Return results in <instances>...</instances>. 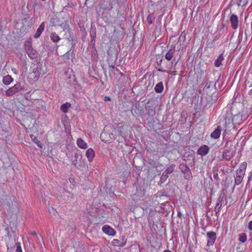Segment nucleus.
<instances>
[{"instance_id":"44","label":"nucleus","mask_w":252,"mask_h":252,"mask_svg":"<svg viewBox=\"0 0 252 252\" xmlns=\"http://www.w3.org/2000/svg\"><path fill=\"white\" fill-rule=\"evenodd\" d=\"M178 216L180 218H182V214L181 213V211H179L178 212Z\"/></svg>"},{"instance_id":"2","label":"nucleus","mask_w":252,"mask_h":252,"mask_svg":"<svg viewBox=\"0 0 252 252\" xmlns=\"http://www.w3.org/2000/svg\"><path fill=\"white\" fill-rule=\"evenodd\" d=\"M23 90H24V87L21 85L20 83H17L13 86L6 90L5 92V94L7 96H11L16 93L20 92Z\"/></svg>"},{"instance_id":"55","label":"nucleus","mask_w":252,"mask_h":252,"mask_svg":"<svg viewBox=\"0 0 252 252\" xmlns=\"http://www.w3.org/2000/svg\"><path fill=\"white\" fill-rule=\"evenodd\" d=\"M68 7H71V5H70L69 6H68Z\"/></svg>"},{"instance_id":"45","label":"nucleus","mask_w":252,"mask_h":252,"mask_svg":"<svg viewBox=\"0 0 252 252\" xmlns=\"http://www.w3.org/2000/svg\"><path fill=\"white\" fill-rule=\"evenodd\" d=\"M252 179V175H251L248 178V182L249 183Z\"/></svg>"},{"instance_id":"9","label":"nucleus","mask_w":252,"mask_h":252,"mask_svg":"<svg viewBox=\"0 0 252 252\" xmlns=\"http://www.w3.org/2000/svg\"><path fill=\"white\" fill-rule=\"evenodd\" d=\"M175 52V46L174 45H172L169 51L166 53L165 55V59L168 61H170L173 57V55Z\"/></svg>"},{"instance_id":"32","label":"nucleus","mask_w":252,"mask_h":252,"mask_svg":"<svg viewBox=\"0 0 252 252\" xmlns=\"http://www.w3.org/2000/svg\"><path fill=\"white\" fill-rule=\"evenodd\" d=\"M149 164L152 167L157 168L158 167V163L154 160L150 159Z\"/></svg>"},{"instance_id":"12","label":"nucleus","mask_w":252,"mask_h":252,"mask_svg":"<svg viewBox=\"0 0 252 252\" xmlns=\"http://www.w3.org/2000/svg\"><path fill=\"white\" fill-rule=\"evenodd\" d=\"M45 22H42L38 28L37 30L36 31V32L34 34L33 36L35 38H38L42 32H43L44 28H45Z\"/></svg>"},{"instance_id":"24","label":"nucleus","mask_w":252,"mask_h":252,"mask_svg":"<svg viewBox=\"0 0 252 252\" xmlns=\"http://www.w3.org/2000/svg\"><path fill=\"white\" fill-rule=\"evenodd\" d=\"M50 38L51 40L54 42H58L60 39V37L57 35L55 32H53L51 33Z\"/></svg>"},{"instance_id":"18","label":"nucleus","mask_w":252,"mask_h":252,"mask_svg":"<svg viewBox=\"0 0 252 252\" xmlns=\"http://www.w3.org/2000/svg\"><path fill=\"white\" fill-rule=\"evenodd\" d=\"M154 90L157 93H161L163 90V85L162 82H158L155 87Z\"/></svg>"},{"instance_id":"53","label":"nucleus","mask_w":252,"mask_h":252,"mask_svg":"<svg viewBox=\"0 0 252 252\" xmlns=\"http://www.w3.org/2000/svg\"><path fill=\"white\" fill-rule=\"evenodd\" d=\"M75 157L76 158H77V155H75Z\"/></svg>"},{"instance_id":"8","label":"nucleus","mask_w":252,"mask_h":252,"mask_svg":"<svg viewBox=\"0 0 252 252\" xmlns=\"http://www.w3.org/2000/svg\"><path fill=\"white\" fill-rule=\"evenodd\" d=\"M209 150L210 149L207 146L204 145L198 149L197 154L202 156H204L208 154Z\"/></svg>"},{"instance_id":"51","label":"nucleus","mask_w":252,"mask_h":252,"mask_svg":"<svg viewBox=\"0 0 252 252\" xmlns=\"http://www.w3.org/2000/svg\"><path fill=\"white\" fill-rule=\"evenodd\" d=\"M110 67L114 68L115 67V66L112 65H110Z\"/></svg>"},{"instance_id":"39","label":"nucleus","mask_w":252,"mask_h":252,"mask_svg":"<svg viewBox=\"0 0 252 252\" xmlns=\"http://www.w3.org/2000/svg\"><path fill=\"white\" fill-rule=\"evenodd\" d=\"M115 0H110V1H109V9H111L113 8V6H112V4H113V1H114Z\"/></svg>"},{"instance_id":"43","label":"nucleus","mask_w":252,"mask_h":252,"mask_svg":"<svg viewBox=\"0 0 252 252\" xmlns=\"http://www.w3.org/2000/svg\"><path fill=\"white\" fill-rule=\"evenodd\" d=\"M158 71L162 72H167V71L166 70H164V69H162V68H159L158 69Z\"/></svg>"},{"instance_id":"15","label":"nucleus","mask_w":252,"mask_h":252,"mask_svg":"<svg viewBox=\"0 0 252 252\" xmlns=\"http://www.w3.org/2000/svg\"><path fill=\"white\" fill-rule=\"evenodd\" d=\"M77 145L80 148L83 149H86L88 148L87 144L81 138L77 139Z\"/></svg>"},{"instance_id":"16","label":"nucleus","mask_w":252,"mask_h":252,"mask_svg":"<svg viewBox=\"0 0 252 252\" xmlns=\"http://www.w3.org/2000/svg\"><path fill=\"white\" fill-rule=\"evenodd\" d=\"M232 157L233 154L230 151L227 150H225L223 151L222 154V158L223 159L228 161Z\"/></svg>"},{"instance_id":"40","label":"nucleus","mask_w":252,"mask_h":252,"mask_svg":"<svg viewBox=\"0 0 252 252\" xmlns=\"http://www.w3.org/2000/svg\"><path fill=\"white\" fill-rule=\"evenodd\" d=\"M14 247V246L11 247V248L9 247L8 244L7 245V249L8 251L11 252L12 251L13 248Z\"/></svg>"},{"instance_id":"35","label":"nucleus","mask_w":252,"mask_h":252,"mask_svg":"<svg viewBox=\"0 0 252 252\" xmlns=\"http://www.w3.org/2000/svg\"><path fill=\"white\" fill-rule=\"evenodd\" d=\"M238 5L239 6H244L247 4L246 0H239L238 2Z\"/></svg>"},{"instance_id":"6","label":"nucleus","mask_w":252,"mask_h":252,"mask_svg":"<svg viewBox=\"0 0 252 252\" xmlns=\"http://www.w3.org/2000/svg\"><path fill=\"white\" fill-rule=\"evenodd\" d=\"M206 236L207 238V246L208 247L213 246L217 239L216 233L214 231H209L207 232Z\"/></svg>"},{"instance_id":"11","label":"nucleus","mask_w":252,"mask_h":252,"mask_svg":"<svg viewBox=\"0 0 252 252\" xmlns=\"http://www.w3.org/2000/svg\"><path fill=\"white\" fill-rule=\"evenodd\" d=\"M221 131V127L220 126H218L214 131L211 133L210 136L215 139H218L220 137Z\"/></svg>"},{"instance_id":"1","label":"nucleus","mask_w":252,"mask_h":252,"mask_svg":"<svg viewBox=\"0 0 252 252\" xmlns=\"http://www.w3.org/2000/svg\"><path fill=\"white\" fill-rule=\"evenodd\" d=\"M247 163L243 162L240 164L239 168L236 170L235 178V185H239L243 181L244 177L245 175Z\"/></svg>"},{"instance_id":"3","label":"nucleus","mask_w":252,"mask_h":252,"mask_svg":"<svg viewBox=\"0 0 252 252\" xmlns=\"http://www.w3.org/2000/svg\"><path fill=\"white\" fill-rule=\"evenodd\" d=\"M179 168L181 171L184 174V178L187 180L192 179L191 172L189 166L185 163H181Z\"/></svg>"},{"instance_id":"29","label":"nucleus","mask_w":252,"mask_h":252,"mask_svg":"<svg viewBox=\"0 0 252 252\" xmlns=\"http://www.w3.org/2000/svg\"><path fill=\"white\" fill-rule=\"evenodd\" d=\"M31 138L33 141L34 142V143H35L39 147L42 148V143L40 141L38 140L36 137L33 136V135L31 136Z\"/></svg>"},{"instance_id":"36","label":"nucleus","mask_w":252,"mask_h":252,"mask_svg":"<svg viewBox=\"0 0 252 252\" xmlns=\"http://www.w3.org/2000/svg\"><path fill=\"white\" fill-rule=\"evenodd\" d=\"M148 113L150 116H153L155 115L156 112H155L154 109H153L151 108L149 109Z\"/></svg>"},{"instance_id":"21","label":"nucleus","mask_w":252,"mask_h":252,"mask_svg":"<svg viewBox=\"0 0 252 252\" xmlns=\"http://www.w3.org/2000/svg\"><path fill=\"white\" fill-rule=\"evenodd\" d=\"M71 107V104L68 102H66L62 104L61 106V111L65 113L68 112V109Z\"/></svg>"},{"instance_id":"52","label":"nucleus","mask_w":252,"mask_h":252,"mask_svg":"<svg viewBox=\"0 0 252 252\" xmlns=\"http://www.w3.org/2000/svg\"><path fill=\"white\" fill-rule=\"evenodd\" d=\"M181 36H182V34L180 35V37L179 38V41L181 39Z\"/></svg>"},{"instance_id":"33","label":"nucleus","mask_w":252,"mask_h":252,"mask_svg":"<svg viewBox=\"0 0 252 252\" xmlns=\"http://www.w3.org/2000/svg\"><path fill=\"white\" fill-rule=\"evenodd\" d=\"M90 36L91 38L95 39L96 37V31L95 29L91 30L90 32Z\"/></svg>"},{"instance_id":"17","label":"nucleus","mask_w":252,"mask_h":252,"mask_svg":"<svg viewBox=\"0 0 252 252\" xmlns=\"http://www.w3.org/2000/svg\"><path fill=\"white\" fill-rule=\"evenodd\" d=\"M50 23L53 26L61 25L60 18L57 16H53L50 20Z\"/></svg>"},{"instance_id":"14","label":"nucleus","mask_w":252,"mask_h":252,"mask_svg":"<svg viewBox=\"0 0 252 252\" xmlns=\"http://www.w3.org/2000/svg\"><path fill=\"white\" fill-rule=\"evenodd\" d=\"M28 56L32 59H35L38 57V53L33 48L26 52Z\"/></svg>"},{"instance_id":"50","label":"nucleus","mask_w":252,"mask_h":252,"mask_svg":"<svg viewBox=\"0 0 252 252\" xmlns=\"http://www.w3.org/2000/svg\"><path fill=\"white\" fill-rule=\"evenodd\" d=\"M224 26H225V25H224V24L223 23H222V24H221V26H222V28H224Z\"/></svg>"},{"instance_id":"37","label":"nucleus","mask_w":252,"mask_h":252,"mask_svg":"<svg viewBox=\"0 0 252 252\" xmlns=\"http://www.w3.org/2000/svg\"><path fill=\"white\" fill-rule=\"evenodd\" d=\"M91 43L93 45V48H94V52H96V50H95L94 48V44H95V40L94 39H91Z\"/></svg>"},{"instance_id":"34","label":"nucleus","mask_w":252,"mask_h":252,"mask_svg":"<svg viewBox=\"0 0 252 252\" xmlns=\"http://www.w3.org/2000/svg\"><path fill=\"white\" fill-rule=\"evenodd\" d=\"M15 245L16 246V252H22V250L21 248L20 243L19 242H17L15 243Z\"/></svg>"},{"instance_id":"13","label":"nucleus","mask_w":252,"mask_h":252,"mask_svg":"<svg viewBox=\"0 0 252 252\" xmlns=\"http://www.w3.org/2000/svg\"><path fill=\"white\" fill-rule=\"evenodd\" d=\"M95 155L94 151L92 148L88 149L86 152V156L90 162L93 161Z\"/></svg>"},{"instance_id":"28","label":"nucleus","mask_w":252,"mask_h":252,"mask_svg":"<svg viewBox=\"0 0 252 252\" xmlns=\"http://www.w3.org/2000/svg\"><path fill=\"white\" fill-rule=\"evenodd\" d=\"M112 243L114 245L118 246L121 247L125 246V242H121L119 240L114 239L112 241Z\"/></svg>"},{"instance_id":"54","label":"nucleus","mask_w":252,"mask_h":252,"mask_svg":"<svg viewBox=\"0 0 252 252\" xmlns=\"http://www.w3.org/2000/svg\"><path fill=\"white\" fill-rule=\"evenodd\" d=\"M33 235H35V232H34L32 233Z\"/></svg>"},{"instance_id":"42","label":"nucleus","mask_w":252,"mask_h":252,"mask_svg":"<svg viewBox=\"0 0 252 252\" xmlns=\"http://www.w3.org/2000/svg\"><path fill=\"white\" fill-rule=\"evenodd\" d=\"M111 99L110 98L109 96H105L104 98V100L106 101H110Z\"/></svg>"},{"instance_id":"10","label":"nucleus","mask_w":252,"mask_h":252,"mask_svg":"<svg viewBox=\"0 0 252 252\" xmlns=\"http://www.w3.org/2000/svg\"><path fill=\"white\" fill-rule=\"evenodd\" d=\"M102 229L104 233L108 235L113 236L115 234V231L114 229L107 225H104L102 227Z\"/></svg>"},{"instance_id":"4","label":"nucleus","mask_w":252,"mask_h":252,"mask_svg":"<svg viewBox=\"0 0 252 252\" xmlns=\"http://www.w3.org/2000/svg\"><path fill=\"white\" fill-rule=\"evenodd\" d=\"M224 196V190L222 189L221 193L219 195V197L217 200L216 206L214 208V211L216 213V216L217 217V218L219 217V212H220V208L222 207V202Z\"/></svg>"},{"instance_id":"23","label":"nucleus","mask_w":252,"mask_h":252,"mask_svg":"<svg viewBox=\"0 0 252 252\" xmlns=\"http://www.w3.org/2000/svg\"><path fill=\"white\" fill-rule=\"evenodd\" d=\"M175 167V165L174 164H172L169 166H168L163 171V172L164 173V174H166L167 175H168V174L172 173L174 171Z\"/></svg>"},{"instance_id":"47","label":"nucleus","mask_w":252,"mask_h":252,"mask_svg":"<svg viewBox=\"0 0 252 252\" xmlns=\"http://www.w3.org/2000/svg\"><path fill=\"white\" fill-rule=\"evenodd\" d=\"M248 94L251 95H252V89L249 91Z\"/></svg>"},{"instance_id":"38","label":"nucleus","mask_w":252,"mask_h":252,"mask_svg":"<svg viewBox=\"0 0 252 252\" xmlns=\"http://www.w3.org/2000/svg\"><path fill=\"white\" fill-rule=\"evenodd\" d=\"M248 227L249 230L252 231V220L249 222Z\"/></svg>"},{"instance_id":"22","label":"nucleus","mask_w":252,"mask_h":252,"mask_svg":"<svg viewBox=\"0 0 252 252\" xmlns=\"http://www.w3.org/2000/svg\"><path fill=\"white\" fill-rule=\"evenodd\" d=\"M219 170V169L217 166L214 167L213 168V170H212L214 178L217 181H219L220 180V178L219 177V175H218Z\"/></svg>"},{"instance_id":"7","label":"nucleus","mask_w":252,"mask_h":252,"mask_svg":"<svg viewBox=\"0 0 252 252\" xmlns=\"http://www.w3.org/2000/svg\"><path fill=\"white\" fill-rule=\"evenodd\" d=\"M231 27L234 30H236L238 27L239 21L237 16L235 14H232L230 16L229 19Z\"/></svg>"},{"instance_id":"25","label":"nucleus","mask_w":252,"mask_h":252,"mask_svg":"<svg viewBox=\"0 0 252 252\" xmlns=\"http://www.w3.org/2000/svg\"><path fill=\"white\" fill-rule=\"evenodd\" d=\"M63 197L65 198V199L67 201H70L71 199H73L74 195L72 193H69L68 191H65L63 194Z\"/></svg>"},{"instance_id":"20","label":"nucleus","mask_w":252,"mask_h":252,"mask_svg":"<svg viewBox=\"0 0 252 252\" xmlns=\"http://www.w3.org/2000/svg\"><path fill=\"white\" fill-rule=\"evenodd\" d=\"M224 58L222 54H220L215 62V65L216 67H220L221 64V62Z\"/></svg>"},{"instance_id":"41","label":"nucleus","mask_w":252,"mask_h":252,"mask_svg":"<svg viewBox=\"0 0 252 252\" xmlns=\"http://www.w3.org/2000/svg\"><path fill=\"white\" fill-rule=\"evenodd\" d=\"M121 240H122L121 242H125V245L126 244V240L125 237L124 236L121 237Z\"/></svg>"},{"instance_id":"48","label":"nucleus","mask_w":252,"mask_h":252,"mask_svg":"<svg viewBox=\"0 0 252 252\" xmlns=\"http://www.w3.org/2000/svg\"><path fill=\"white\" fill-rule=\"evenodd\" d=\"M161 62H162V60H160L159 63H158V64L159 66H161Z\"/></svg>"},{"instance_id":"26","label":"nucleus","mask_w":252,"mask_h":252,"mask_svg":"<svg viewBox=\"0 0 252 252\" xmlns=\"http://www.w3.org/2000/svg\"><path fill=\"white\" fill-rule=\"evenodd\" d=\"M247 239V236L246 233H242L239 235L238 240L239 242L244 243L246 242Z\"/></svg>"},{"instance_id":"46","label":"nucleus","mask_w":252,"mask_h":252,"mask_svg":"<svg viewBox=\"0 0 252 252\" xmlns=\"http://www.w3.org/2000/svg\"><path fill=\"white\" fill-rule=\"evenodd\" d=\"M72 164L75 165V166H76V159H75L72 162Z\"/></svg>"},{"instance_id":"27","label":"nucleus","mask_w":252,"mask_h":252,"mask_svg":"<svg viewBox=\"0 0 252 252\" xmlns=\"http://www.w3.org/2000/svg\"><path fill=\"white\" fill-rule=\"evenodd\" d=\"M155 19V17L153 14H149L147 17V22L149 25H151L153 23Z\"/></svg>"},{"instance_id":"49","label":"nucleus","mask_w":252,"mask_h":252,"mask_svg":"<svg viewBox=\"0 0 252 252\" xmlns=\"http://www.w3.org/2000/svg\"><path fill=\"white\" fill-rule=\"evenodd\" d=\"M163 252H171V251H170L169 250H166L164 251Z\"/></svg>"},{"instance_id":"5","label":"nucleus","mask_w":252,"mask_h":252,"mask_svg":"<svg viewBox=\"0 0 252 252\" xmlns=\"http://www.w3.org/2000/svg\"><path fill=\"white\" fill-rule=\"evenodd\" d=\"M40 69L37 66L32 68V71L29 74V78L33 81H36L39 77Z\"/></svg>"},{"instance_id":"19","label":"nucleus","mask_w":252,"mask_h":252,"mask_svg":"<svg viewBox=\"0 0 252 252\" xmlns=\"http://www.w3.org/2000/svg\"><path fill=\"white\" fill-rule=\"evenodd\" d=\"M13 79L12 77L8 75L4 76L2 78V82L5 85L10 84L13 81Z\"/></svg>"},{"instance_id":"30","label":"nucleus","mask_w":252,"mask_h":252,"mask_svg":"<svg viewBox=\"0 0 252 252\" xmlns=\"http://www.w3.org/2000/svg\"><path fill=\"white\" fill-rule=\"evenodd\" d=\"M24 45L26 52L33 48L32 46V43L30 41H26Z\"/></svg>"},{"instance_id":"31","label":"nucleus","mask_w":252,"mask_h":252,"mask_svg":"<svg viewBox=\"0 0 252 252\" xmlns=\"http://www.w3.org/2000/svg\"><path fill=\"white\" fill-rule=\"evenodd\" d=\"M168 178V175L166 174H164V172H163L162 174L161 175L160 179V182L161 183H163Z\"/></svg>"}]
</instances>
